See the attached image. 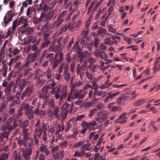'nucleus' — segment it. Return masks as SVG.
<instances>
[{"label":"nucleus","instance_id":"obj_46","mask_svg":"<svg viewBox=\"0 0 160 160\" xmlns=\"http://www.w3.org/2000/svg\"><path fill=\"white\" fill-rule=\"evenodd\" d=\"M100 40L98 38H96L94 40V47L95 48H97L98 47V44L100 42Z\"/></svg>","mask_w":160,"mask_h":160},{"label":"nucleus","instance_id":"obj_9","mask_svg":"<svg viewBox=\"0 0 160 160\" xmlns=\"http://www.w3.org/2000/svg\"><path fill=\"white\" fill-rule=\"evenodd\" d=\"M129 97L127 96L122 95L119 97L117 100V104L120 105L122 102H124L129 99Z\"/></svg>","mask_w":160,"mask_h":160},{"label":"nucleus","instance_id":"obj_49","mask_svg":"<svg viewBox=\"0 0 160 160\" xmlns=\"http://www.w3.org/2000/svg\"><path fill=\"white\" fill-rule=\"evenodd\" d=\"M70 104L69 103H66L62 106L61 109L62 111H65L67 108H68Z\"/></svg>","mask_w":160,"mask_h":160},{"label":"nucleus","instance_id":"obj_54","mask_svg":"<svg viewBox=\"0 0 160 160\" xmlns=\"http://www.w3.org/2000/svg\"><path fill=\"white\" fill-rule=\"evenodd\" d=\"M8 67H6L4 68H2V69L3 70V72L2 73L3 76L5 77L6 76L7 73L8 71Z\"/></svg>","mask_w":160,"mask_h":160},{"label":"nucleus","instance_id":"obj_40","mask_svg":"<svg viewBox=\"0 0 160 160\" xmlns=\"http://www.w3.org/2000/svg\"><path fill=\"white\" fill-rule=\"evenodd\" d=\"M50 86L49 85H48V86H45L42 89V93L44 94H49L47 92L48 91V90L50 89Z\"/></svg>","mask_w":160,"mask_h":160},{"label":"nucleus","instance_id":"obj_52","mask_svg":"<svg viewBox=\"0 0 160 160\" xmlns=\"http://www.w3.org/2000/svg\"><path fill=\"white\" fill-rule=\"evenodd\" d=\"M83 155V153H82L81 151H76L75 152V153L73 155L74 157L79 156L81 157Z\"/></svg>","mask_w":160,"mask_h":160},{"label":"nucleus","instance_id":"obj_44","mask_svg":"<svg viewBox=\"0 0 160 160\" xmlns=\"http://www.w3.org/2000/svg\"><path fill=\"white\" fill-rule=\"evenodd\" d=\"M11 87L7 85L4 90L6 94L8 96L10 94L11 92Z\"/></svg>","mask_w":160,"mask_h":160},{"label":"nucleus","instance_id":"obj_7","mask_svg":"<svg viewBox=\"0 0 160 160\" xmlns=\"http://www.w3.org/2000/svg\"><path fill=\"white\" fill-rule=\"evenodd\" d=\"M22 106L24 108L25 114H29V112L32 111V108L33 107L32 106L29 105L28 103H25L22 104Z\"/></svg>","mask_w":160,"mask_h":160},{"label":"nucleus","instance_id":"obj_5","mask_svg":"<svg viewBox=\"0 0 160 160\" xmlns=\"http://www.w3.org/2000/svg\"><path fill=\"white\" fill-rule=\"evenodd\" d=\"M88 53L87 51L85 52V53H83L82 52H80L78 53L77 61L79 62L80 63H82L84 59V58H86L88 55Z\"/></svg>","mask_w":160,"mask_h":160},{"label":"nucleus","instance_id":"obj_38","mask_svg":"<svg viewBox=\"0 0 160 160\" xmlns=\"http://www.w3.org/2000/svg\"><path fill=\"white\" fill-rule=\"evenodd\" d=\"M68 11L67 10H64L60 13L58 16V18H62L66 15L67 14Z\"/></svg>","mask_w":160,"mask_h":160},{"label":"nucleus","instance_id":"obj_6","mask_svg":"<svg viewBox=\"0 0 160 160\" xmlns=\"http://www.w3.org/2000/svg\"><path fill=\"white\" fill-rule=\"evenodd\" d=\"M64 151H62L61 152L58 153L57 152H53L52 155V158L54 160H61L63 157L64 154Z\"/></svg>","mask_w":160,"mask_h":160},{"label":"nucleus","instance_id":"obj_11","mask_svg":"<svg viewBox=\"0 0 160 160\" xmlns=\"http://www.w3.org/2000/svg\"><path fill=\"white\" fill-rule=\"evenodd\" d=\"M33 88L32 86L27 88L23 94V95L30 96L32 93Z\"/></svg>","mask_w":160,"mask_h":160},{"label":"nucleus","instance_id":"obj_18","mask_svg":"<svg viewBox=\"0 0 160 160\" xmlns=\"http://www.w3.org/2000/svg\"><path fill=\"white\" fill-rule=\"evenodd\" d=\"M76 55H74L73 57H72V63L70 64V70L72 72H73L75 68V64Z\"/></svg>","mask_w":160,"mask_h":160},{"label":"nucleus","instance_id":"obj_16","mask_svg":"<svg viewBox=\"0 0 160 160\" xmlns=\"http://www.w3.org/2000/svg\"><path fill=\"white\" fill-rule=\"evenodd\" d=\"M88 22L87 23V24L86 25V27L85 29L83 30L82 32V33H83V38L84 39H87L88 38V34L89 33V27H88Z\"/></svg>","mask_w":160,"mask_h":160},{"label":"nucleus","instance_id":"obj_58","mask_svg":"<svg viewBox=\"0 0 160 160\" xmlns=\"http://www.w3.org/2000/svg\"><path fill=\"white\" fill-rule=\"evenodd\" d=\"M8 157V154L6 153H2L0 156L1 159L4 160V159L7 158Z\"/></svg>","mask_w":160,"mask_h":160},{"label":"nucleus","instance_id":"obj_32","mask_svg":"<svg viewBox=\"0 0 160 160\" xmlns=\"http://www.w3.org/2000/svg\"><path fill=\"white\" fill-rule=\"evenodd\" d=\"M54 54L52 53H48L46 56V58L48 61H50L52 63L53 62Z\"/></svg>","mask_w":160,"mask_h":160},{"label":"nucleus","instance_id":"obj_27","mask_svg":"<svg viewBox=\"0 0 160 160\" xmlns=\"http://www.w3.org/2000/svg\"><path fill=\"white\" fill-rule=\"evenodd\" d=\"M49 94H45L44 93H41L40 94L39 97L40 98L43 99V100L48 101L49 99Z\"/></svg>","mask_w":160,"mask_h":160},{"label":"nucleus","instance_id":"obj_23","mask_svg":"<svg viewBox=\"0 0 160 160\" xmlns=\"http://www.w3.org/2000/svg\"><path fill=\"white\" fill-rule=\"evenodd\" d=\"M81 125L82 128H85L87 129H90L91 128L89 122L88 123L85 121H83L81 123Z\"/></svg>","mask_w":160,"mask_h":160},{"label":"nucleus","instance_id":"obj_55","mask_svg":"<svg viewBox=\"0 0 160 160\" xmlns=\"http://www.w3.org/2000/svg\"><path fill=\"white\" fill-rule=\"evenodd\" d=\"M92 80V82L93 86L95 87L97 82V79L95 77H92L90 78Z\"/></svg>","mask_w":160,"mask_h":160},{"label":"nucleus","instance_id":"obj_62","mask_svg":"<svg viewBox=\"0 0 160 160\" xmlns=\"http://www.w3.org/2000/svg\"><path fill=\"white\" fill-rule=\"evenodd\" d=\"M68 145V142L66 141H65L63 142H61L60 144V146L62 148H65Z\"/></svg>","mask_w":160,"mask_h":160},{"label":"nucleus","instance_id":"obj_51","mask_svg":"<svg viewBox=\"0 0 160 160\" xmlns=\"http://www.w3.org/2000/svg\"><path fill=\"white\" fill-rule=\"evenodd\" d=\"M104 9L105 8H104L102 10L101 8H100L98 12L96 14V16L95 18L96 19H98L99 18L100 15L102 13V12L104 10Z\"/></svg>","mask_w":160,"mask_h":160},{"label":"nucleus","instance_id":"obj_41","mask_svg":"<svg viewBox=\"0 0 160 160\" xmlns=\"http://www.w3.org/2000/svg\"><path fill=\"white\" fill-rule=\"evenodd\" d=\"M99 30L97 31L98 33L101 35H104L106 32V29H103L102 28H99Z\"/></svg>","mask_w":160,"mask_h":160},{"label":"nucleus","instance_id":"obj_28","mask_svg":"<svg viewBox=\"0 0 160 160\" xmlns=\"http://www.w3.org/2000/svg\"><path fill=\"white\" fill-rule=\"evenodd\" d=\"M108 112L106 111H103L100 112L98 114V117H108Z\"/></svg>","mask_w":160,"mask_h":160},{"label":"nucleus","instance_id":"obj_12","mask_svg":"<svg viewBox=\"0 0 160 160\" xmlns=\"http://www.w3.org/2000/svg\"><path fill=\"white\" fill-rule=\"evenodd\" d=\"M26 81L24 79H21L19 84V88L20 91H22L26 86Z\"/></svg>","mask_w":160,"mask_h":160},{"label":"nucleus","instance_id":"obj_50","mask_svg":"<svg viewBox=\"0 0 160 160\" xmlns=\"http://www.w3.org/2000/svg\"><path fill=\"white\" fill-rule=\"evenodd\" d=\"M56 45L52 44L49 48V51L50 52L54 51L55 52H56L57 51H56Z\"/></svg>","mask_w":160,"mask_h":160},{"label":"nucleus","instance_id":"obj_19","mask_svg":"<svg viewBox=\"0 0 160 160\" xmlns=\"http://www.w3.org/2000/svg\"><path fill=\"white\" fill-rule=\"evenodd\" d=\"M35 135L38 138H40L42 134V130L40 127H37L35 130Z\"/></svg>","mask_w":160,"mask_h":160},{"label":"nucleus","instance_id":"obj_35","mask_svg":"<svg viewBox=\"0 0 160 160\" xmlns=\"http://www.w3.org/2000/svg\"><path fill=\"white\" fill-rule=\"evenodd\" d=\"M27 19H25L24 17L22 16L21 17L19 18V21H18V25L19 26L22 24Z\"/></svg>","mask_w":160,"mask_h":160},{"label":"nucleus","instance_id":"obj_43","mask_svg":"<svg viewBox=\"0 0 160 160\" xmlns=\"http://www.w3.org/2000/svg\"><path fill=\"white\" fill-rule=\"evenodd\" d=\"M84 143V141H79L75 143L73 145V147L74 148L78 147L82 145Z\"/></svg>","mask_w":160,"mask_h":160},{"label":"nucleus","instance_id":"obj_2","mask_svg":"<svg viewBox=\"0 0 160 160\" xmlns=\"http://www.w3.org/2000/svg\"><path fill=\"white\" fill-rule=\"evenodd\" d=\"M11 12V11H9L7 14L4 17V23L5 24V27H6L10 22L12 21V18L14 16V15L13 14L9 13Z\"/></svg>","mask_w":160,"mask_h":160},{"label":"nucleus","instance_id":"obj_13","mask_svg":"<svg viewBox=\"0 0 160 160\" xmlns=\"http://www.w3.org/2000/svg\"><path fill=\"white\" fill-rule=\"evenodd\" d=\"M54 15V12L53 11H51L48 12L47 15L45 14V16L44 18L45 19L44 20V22H48L50 21L51 18L53 17Z\"/></svg>","mask_w":160,"mask_h":160},{"label":"nucleus","instance_id":"obj_45","mask_svg":"<svg viewBox=\"0 0 160 160\" xmlns=\"http://www.w3.org/2000/svg\"><path fill=\"white\" fill-rule=\"evenodd\" d=\"M119 93V92H117L114 93L112 94L111 93H108L107 94L109 96L110 99H112Z\"/></svg>","mask_w":160,"mask_h":160},{"label":"nucleus","instance_id":"obj_33","mask_svg":"<svg viewBox=\"0 0 160 160\" xmlns=\"http://www.w3.org/2000/svg\"><path fill=\"white\" fill-rule=\"evenodd\" d=\"M59 112V107L58 106H56L53 111L52 114L54 115L55 116L57 117L58 115Z\"/></svg>","mask_w":160,"mask_h":160},{"label":"nucleus","instance_id":"obj_36","mask_svg":"<svg viewBox=\"0 0 160 160\" xmlns=\"http://www.w3.org/2000/svg\"><path fill=\"white\" fill-rule=\"evenodd\" d=\"M61 64H63V68L64 69V74H66L68 70L69 69V63H62Z\"/></svg>","mask_w":160,"mask_h":160},{"label":"nucleus","instance_id":"obj_59","mask_svg":"<svg viewBox=\"0 0 160 160\" xmlns=\"http://www.w3.org/2000/svg\"><path fill=\"white\" fill-rule=\"evenodd\" d=\"M42 129L43 132V134L46 132V130H47V126L45 123H43L42 124Z\"/></svg>","mask_w":160,"mask_h":160},{"label":"nucleus","instance_id":"obj_29","mask_svg":"<svg viewBox=\"0 0 160 160\" xmlns=\"http://www.w3.org/2000/svg\"><path fill=\"white\" fill-rule=\"evenodd\" d=\"M61 93L62 95L60 96L59 99L60 101H62L63 98H65L67 96V93L66 90V88H63L61 91Z\"/></svg>","mask_w":160,"mask_h":160},{"label":"nucleus","instance_id":"obj_64","mask_svg":"<svg viewBox=\"0 0 160 160\" xmlns=\"http://www.w3.org/2000/svg\"><path fill=\"white\" fill-rule=\"evenodd\" d=\"M92 43H90L89 44H86L85 45V47L87 48L90 51H91L92 50Z\"/></svg>","mask_w":160,"mask_h":160},{"label":"nucleus","instance_id":"obj_60","mask_svg":"<svg viewBox=\"0 0 160 160\" xmlns=\"http://www.w3.org/2000/svg\"><path fill=\"white\" fill-rule=\"evenodd\" d=\"M48 105L52 108H53L54 106L53 103V100L52 99H51L48 102Z\"/></svg>","mask_w":160,"mask_h":160},{"label":"nucleus","instance_id":"obj_53","mask_svg":"<svg viewBox=\"0 0 160 160\" xmlns=\"http://www.w3.org/2000/svg\"><path fill=\"white\" fill-rule=\"evenodd\" d=\"M97 110L98 109L95 108L93 109L90 111L88 114L89 117H92L93 116L94 113H95Z\"/></svg>","mask_w":160,"mask_h":160},{"label":"nucleus","instance_id":"obj_61","mask_svg":"<svg viewBox=\"0 0 160 160\" xmlns=\"http://www.w3.org/2000/svg\"><path fill=\"white\" fill-rule=\"evenodd\" d=\"M37 38L36 37L34 36H31L30 37L29 41L30 42H31L32 43L35 42Z\"/></svg>","mask_w":160,"mask_h":160},{"label":"nucleus","instance_id":"obj_8","mask_svg":"<svg viewBox=\"0 0 160 160\" xmlns=\"http://www.w3.org/2000/svg\"><path fill=\"white\" fill-rule=\"evenodd\" d=\"M51 26L49 22H47L44 26H42V31L43 33H48L51 30Z\"/></svg>","mask_w":160,"mask_h":160},{"label":"nucleus","instance_id":"obj_31","mask_svg":"<svg viewBox=\"0 0 160 160\" xmlns=\"http://www.w3.org/2000/svg\"><path fill=\"white\" fill-rule=\"evenodd\" d=\"M64 20L63 19L58 17L57 21L55 22L56 26L57 27H59L62 23Z\"/></svg>","mask_w":160,"mask_h":160},{"label":"nucleus","instance_id":"obj_25","mask_svg":"<svg viewBox=\"0 0 160 160\" xmlns=\"http://www.w3.org/2000/svg\"><path fill=\"white\" fill-rule=\"evenodd\" d=\"M82 90H80L79 92L78 93H75L74 94L75 96L76 97H78L79 99H82L83 97L86 95L87 92H84L83 94L81 93Z\"/></svg>","mask_w":160,"mask_h":160},{"label":"nucleus","instance_id":"obj_20","mask_svg":"<svg viewBox=\"0 0 160 160\" xmlns=\"http://www.w3.org/2000/svg\"><path fill=\"white\" fill-rule=\"evenodd\" d=\"M8 51L9 52V54L12 53L15 55L19 53V50L17 48L15 47L13 49L12 48H10L8 49Z\"/></svg>","mask_w":160,"mask_h":160},{"label":"nucleus","instance_id":"obj_24","mask_svg":"<svg viewBox=\"0 0 160 160\" xmlns=\"http://www.w3.org/2000/svg\"><path fill=\"white\" fill-rule=\"evenodd\" d=\"M102 53L105 54V52H104L100 51L95 52L94 53V55L96 56V57H97V58H100L101 59H103V56Z\"/></svg>","mask_w":160,"mask_h":160},{"label":"nucleus","instance_id":"obj_3","mask_svg":"<svg viewBox=\"0 0 160 160\" xmlns=\"http://www.w3.org/2000/svg\"><path fill=\"white\" fill-rule=\"evenodd\" d=\"M21 152H22V157H24V158H31L32 150L27 148L25 149L22 148V149Z\"/></svg>","mask_w":160,"mask_h":160},{"label":"nucleus","instance_id":"obj_47","mask_svg":"<svg viewBox=\"0 0 160 160\" xmlns=\"http://www.w3.org/2000/svg\"><path fill=\"white\" fill-rule=\"evenodd\" d=\"M122 108L119 106H113L111 110L112 112H116L117 111L121 110Z\"/></svg>","mask_w":160,"mask_h":160},{"label":"nucleus","instance_id":"obj_63","mask_svg":"<svg viewBox=\"0 0 160 160\" xmlns=\"http://www.w3.org/2000/svg\"><path fill=\"white\" fill-rule=\"evenodd\" d=\"M33 145V140L32 139L31 140L30 142L28 144V148L32 150V148Z\"/></svg>","mask_w":160,"mask_h":160},{"label":"nucleus","instance_id":"obj_56","mask_svg":"<svg viewBox=\"0 0 160 160\" xmlns=\"http://www.w3.org/2000/svg\"><path fill=\"white\" fill-rule=\"evenodd\" d=\"M77 74H79L82 71H84L85 69L83 67L80 66L79 67H77Z\"/></svg>","mask_w":160,"mask_h":160},{"label":"nucleus","instance_id":"obj_42","mask_svg":"<svg viewBox=\"0 0 160 160\" xmlns=\"http://www.w3.org/2000/svg\"><path fill=\"white\" fill-rule=\"evenodd\" d=\"M18 18H17L13 22L12 26V31H14L16 28L17 25H18Z\"/></svg>","mask_w":160,"mask_h":160},{"label":"nucleus","instance_id":"obj_17","mask_svg":"<svg viewBox=\"0 0 160 160\" xmlns=\"http://www.w3.org/2000/svg\"><path fill=\"white\" fill-rule=\"evenodd\" d=\"M33 31V29L30 27L25 28L22 31V33H24L26 35H28L31 33Z\"/></svg>","mask_w":160,"mask_h":160},{"label":"nucleus","instance_id":"obj_57","mask_svg":"<svg viewBox=\"0 0 160 160\" xmlns=\"http://www.w3.org/2000/svg\"><path fill=\"white\" fill-rule=\"evenodd\" d=\"M29 123L28 121L27 120H26L22 122L21 126L22 128H25V127L28 126V125Z\"/></svg>","mask_w":160,"mask_h":160},{"label":"nucleus","instance_id":"obj_4","mask_svg":"<svg viewBox=\"0 0 160 160\" xmlns=\"http://www.w3.org/2000/svg\"><path fill=\"white\" fill-rule=\"evenodd\" d=\"M45 16V13L43 12H42L41 13L40 17L38 18L34 17L33 18V22L35 24H39L43 20V18Z\"/></svg>","mask_w":160,"mask_h":160},{"label":"nucleus","instance_id":"obj_34","mask_svg":"<svg viewBox=\"0 0 160 160\" xmlns=\"http://www.w3.org/2000/svg\"><path fill=\"white\" fill-rule=\"evenodd\" d=\"M69 109H67L65 111L61 117L62 120H65L67 118L68 113L69 112Z\"/></svg>","mask_w":160,"mask_h":160},{"label":"nucleus","instance_id":"obj_21","mask_svg":"<svg viewBox=\"0 0 160 160\" xmlns=\"http://www.w3.org/2000/svg\"><path fill=\"white\" fill-rule=\"evenodd\" d=\"M50 43L51 41L50 40H44L42 42L41 46V48L43 49L45 48H47Z\"/></svg>","mask_w":160,"mask_h":160},{"label":"nucleus","instance_id":"obj_39","mask_svg":"<svg viewBox=\"0 0 160 160\" xmlns=\"http://www.w3.org/2000/svg\"><path fill=\"white\" fill-rule=\"evenodd\" d=\"M65 58L67 63L69 64L71 62V59L70 55L69 52L66 55Z\"/></svg>","mask_w":160,"mask_h":160},{"label":"nucleus","instance_id":"obj_48","mask_svg":"<svg viewBox=\"0 0 160 160\" xmlns=\"http://www.w3.org/2000/svg\"><path fill=\"white\" fill-rule=\"evenodd\" d=\"M43 34L44 40H50V39L49 38L50 35L49 33H43Z\"/></svg>","mask_w":160,"mask_h":160},{"label":"nucleus","instance_id":"obj_26","mask_svg":"<svg viewBox=\"0 0 160 160\" xmlns=\"http://www.w3.org/2000/svg\"><path fill=\"white\" fill-rule=\"evenodd\" d=\"M144 102V101L142 99L136 100L134 101L133 105L135 107L137 106L142 105Z\"/></svg>","mask_w":160,"mask_h":160},{"label":"nucleus","instance_id":"obj_22","mask_svg":"<svg viewBox=\"0 0 160 160\" xmlns=\"http://www.w3.org/2000/svg\"><path fill=\"white\" fill-rule=\"evenodd\" d=\"M38 51H36L32 55L30 60V61H31V62H32L36 60L37 57L38 55Z\"/></svg>","mask_w":160,"mask_h":160},{"label":"nucleus","instance_id":"obj_37","mask_svg":"<svg viewBox=\"0 0 160 160\" xmlns=\"http://www.w3.org/2000/svg\"><path fill=\"white\" fill-rule=\"evenodd\" d=\"M56 51L58 52H61L62 50V46L61 43H59L57 45H56Z\"/></svg>","mask_w":160,"mask_h":160},{"label":"nucleus","instance_id":"obj_15","mask_svg":"<svg viewBox=\"0 0 160 160\" xmlns=\"http://www.w3.org/2000/svg\"><path fill=\"white\" fill-rule=\"evenodd\" d=\"M96 1H95V0H94L92 3L90 5V7L88 9L87 12L88 14H89L91 12L93 6L95 5V7L93 9V11H95L96 10L97 7H98V6L97 4L96 5Z\"/></svg>","mask_w":160,"mask_h":160},{"label":"nucleus","instance_id":"obj_30","mask_svg":"<svg viewBox=\"0 0 160 160\" xmlns=\"http://www.w3.org/2000/svg\"><path fill=\"white\" fill-rule=\"evenodd\" d=\"M21 158L19 153H18L16 151L13 153V160H21Z\"/></svg>","mask_w":160,"mask_h":160},{"label":"nucleus","instance_id":"obj_1","mask_svg":"<svg viewBox=\"0 0 160 160\" xmlns=\"http://www.w3.org/2000/svg\"><path fill=\"white\" fill-rule=\"evenodd\" d=\"M63 60V54L61 52H57L53 59L52 69L55 68L58 65L59 62H61Z\"/></svg>","mask_w":160,"mask_h":160},{"label":"nucleus","instance_id":"obj_14","mask_svg":"<svg viewBox=\"0 0 160 160\" xmlns=\"http://www.w3.org/2000/svg\"><path fill=\"white\" fill-rule=\"evenodd\" d=\"M9 134V131H4L1 133L0 135V141L2 140L4 138H8Z\"/></svg>","mask_w":160,"mask_h":160},{"label":"nucleus","instance_id":"obj_10","mask_svg":"<svg viewBox=\"0 0 160 160\" xmlns=\"http://www.w3.org/2000/svg\"><path fill=\"white\" fill-rule=\"evenodd\" d=\"M40 151L44 153L46 156L49 154L50 152L46 146L44 145H42L40 147Z\"/></svg>","mask_w":160,"mask_h":160}]
</instances>
